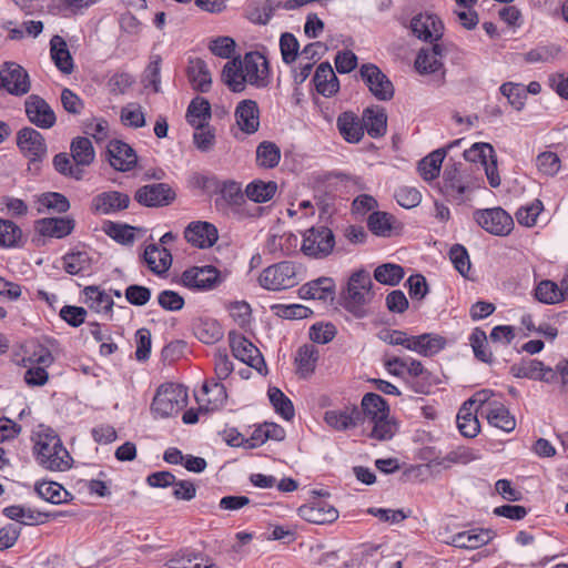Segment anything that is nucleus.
Returning a JSON list of instances; mask_svg holds the SVG:
<instances>
[{"label": "nucleus", "instance_id": "8fccbe9b", "mask_svg": "<svg viewBox=\"0 0 568 568\" xmlns=\"http://www.w3.org/2000/svg\"><path fill=\"white\" fill-rule=\"evenodd\" d=\"M363 125L369 136H382L386 132L387 115L383 110L366 109L363 114Z\"/></svg>", "mask_w": 568, "mask_h": 568}, {"label": "nucleus", "instance_id": "13d9d810", "mask_svg": "<svg viewBox=\"0 0 568 568\" xmlns=\"http://www.w3.org/2000/svg\"><path fill=\"white\" fill-rule=\"evenodd\" d=\"M544 211V204L536 199L531 203L520 206L515 216L517 222L526 227H532L537 223V219Z\"/></svg>", "mask_w": 568, "mask_h": 568}, {"label": "nucleus", "instance_id": "e2e57ef3", "mask_svg": "<svg viewBox=\"0 0 568 568\" xmlns=\"http://www.w3.org/2000/svg\"><path fill=\"white\" fill-rule=\"evenodd\" d=\"M3 515L11 519L19 521L23 525H33L38 523L40 513H36L30 508L23 507L21 505H12L3 508Z\"/></svg>", "mask_w": 568, "mask_h": 568}, {"label": "nucleus", "instance_id": "338daca9", "mask_svg": "<svg viewBox=\"0 0 568 568\" xmlns=\"http://www.w3.org/2000/svg\"><path fill=\"white\" fill-rule=\"evenodd\" d=\"M494 149L488 143H475L468 150H465L464 158L468 162L480 163L484 166L494 158Z\"/></svg>", "mask_w": 568, "mask_h": 568}, {"label": "nucleus", "instance_id": "9b49d317", "mask_svg": "<svg viewBox=\"0 0 568 568\" xmlns=\"http://www.w3.org/2000/svg\"><path fill=\"white\" fill-rule=\"evenodd\" d=\"M474 219L480 227L497 236L508 235L514 227L513 217L501 207L477 210Z\"/></svg>", "mask_w": 568, "mask_h": 568}, {"label": "nucleus", "instance_id": "bf43d9fd", "mask_svg": "<svg viewBox=\"0 0 568 568\" xmlns=\"http://www.w3.org/2000/svg\"><path fill=\"white\" fill-rule=\"evenodd\" d=\"M373 424L371 437L377 440H389L397 433L396 422L387 415L383 418H377L369 422Z\"/></svg>", "mask_w": 568, "mask_h": 568}, {"label": "nucleus", "instance_id": "bb28decb", "mask_svg": "<svg viewBox=\"0 0 568 568\" xmlns=\"http://www.w3.org/2000/svg\"><path fill=\"white\" fill-rule=\"evenodd\" d=\"M445 49L440 43H434L432 48L420 49L415 60V69L420 74L436 73L443 69L442 59Z\"/></svg>", "mask_w": 568, "mask_h": 568}, {"label": "nucleus", "instance_id": "b1692460", "mask_svg": "<svg viewBox=\"0 0 568 568\" xmlns=\"http://www.w3.org/2000/svg\"><path fill=\"white\" fill-rule=\"evenodd\" d=\"M361 417V410L355 405L343 409H329L324 413V422L336 432H346L355 428Z\"/></svg>", "mask_w": 568, "mask_h": 568}, {"label": "nucleus", "instance_id": "a19ab883", "mask_svg": "<svg viewBox=\"0 0 568 568\" xmlns=\"http://www.w3.org/2000/svg\"><path fill=\"white\" fill-rule=\"evenodd\" d=\"M361 407L364 417L368 420H375L389 415V406L387 402L376 393H367L363 396Z\"/></svg>", "mask_w": 568, "mask_h": 568}, {"label": "nucleus", "instance_id": "ddd939ff", "mask_svg": "<svg viewBox=\"0 0 568 568\" xmlns=\"http://www.w3.org/2000/svg\"><path fill=\"white\" fill-rule=\"evenodd\" d=\"M412 34L418 40L429 43H437L444 34V24L442 20L433 13L415 14L408 26Z\"/></svg>", "mask_w": 568, "mask_h": 568}, {"label": "nucleus", "instance_id": "5fc2aeb1", "mask_svg": "<svg viewBox=\"0 0 568 568\" xmlns=\"http://www.w3.org/2000/svg\"><path fill=\"white\" fill-rule=\"evenodd\" d=\"M405 275L403 266L395 263H385L374 271V278L384 285L396 286Z\"/></svg>", "mask_w": 568, "mask_h": 568}, {"label": "nucleus", "instance_id": "680f3d73", "mask_svg": "<svg viewBox=\"0 0 568 568\" xmlns=\"http://www.w3.org/2000/svg\"><path fill=\"white\" fill-rule=\"evenodd\" d=\"M21 229L10 220L0 219V246L13 247L21 240Z\"/></svg>", "mask_w": 568, "mask_h": 568}, {"label": "nucleus", "instance_id": "37998d69", "mask_svg": "<svg viewBox=\"0 0 568 568\" xmlns=\"http://www.w3.org/2000/svg\"><path fill=\"white\" fill-rule=\"evenodd\" d=\"M211 119V105L207 100L203 98H195L191 101L187 111L186 120L194 129H200L209 124Z\"/></svg>", "mask_w": 568, "mask_h": 568}, {"label": "nucleus", "instance_id": "49530a36", "mask_svg": "<svg viewBox=\"0 0 568 568\" xmlns=\"http://www.w3.org/2000/svg\"><path fill=\"white\" fill-rule=\"evenodd\" d=\"M37 495L51 504H63L68 501L69 493L57 481H37L34 485Z\"/></svg>", "mask_w": 568, "mask_h": 568}, {"label": "nucleus", "instance_id": "393cba45", "mask_svg": "<svg viewBox=\"0 0 568 568\" xmlns=\"http://www.w3.org/2000/svg\"><path fill=\"white\" fill-rule=\"evenodd\" d=\"M109 162L115 170L125 172L133 169L138 162L135 151L120 140H113L108 145Z\"/></svg>", "mask_w": 568, "mask_h": 568}, {"label": "nucleus", "instance_id": "58836bf2", "mask_svg": "<svg viewBox=\"0 0 568 568\" xmlns=\"http://www.w3.org/2000/svg\"><path fill=\"white\" fill-rule=\"evenodd\" d=\"M318 351L312 344H305L297 349L295 356L296 373L302 378L310 377L316 367Z\"/></svg>", "mask_w": 568, "mask_h": 568}, {"label": "nucleus", "instance_id": "2f4dec72", "mask_svg": "<svg viewBox=\"0 0 568 568\" xmlns=\"http://www.w3.org/2000/svg\"><path fill=\"white\" fill-rule=\"evenodd\" d=\"M148 267L155 274H164L172 265L171 252L156 244L148 245L143 254Z\"/></svg>", "mask_w": 568, "mask_h": 568}, {"label": "nucleus", "instance_id": "864d4df0", "mask_svg": "<svg viewBox=\"0 0 568 568\" xmlns=\"http://www.w3.org/2000/svg\"><path fill=\"white\" fill-rule=\"evenodd\" d=\"M281 160L280 148L270 141L261 142L256 148V164L260 168L273 169Z\"/></svg>", "mask_w": 568, "mask_h": 568}, {"label": "nucleus", "instance_id": "1a4fd4ad", "mask_svg": "<svg viewBox=\"0 0 568 568\" xmlns=\"http://www.w3.org/2000/svg\"><path fill=\"white\" fill-rule=\"evenodd\" d=\"M335 239L331 229L311 227L303 236L302 251L307 256L322 258L333 251Z\"/></svg>", "mask_w": 568, "mask_h": 568}, {"label": "nucleus", "instance_id": "39448f33", "mask_svg": "<svg viewBox=\"0 0 568 568\" xmlns=\"http://www.w3.org/2000/svg\"><path fill=\"white\" fill-rule=\"evenodd\" d=\"M186 405V388L178 384L168 383L158 388L151 410L155 417L168 418L178 415Z\"/></svg>", "mask_w": 568, "mask_h": 568}, {"label": "nucleus", "instance_id": "4468645a", "mask_svg": "<svg viewBox=\"0 0 568 568\" xmlns=\"http://www.w3.org/2000/svg\"><path fill=\"white\" fill-rule=\"evenodd\" d=\"M27 119L37 128L48 130L54 126L57 116L50 104L38 94H30L24 100Z\"/></svg>", "mask_w": 568, "mask_h": 568}, {"label": "nucleus", "instance_id": "c9c22d12", "mask_svg": "<svg viewBox=\"0 0 568 568\" xmlns=\"http://www.w3.org/2000/svg\"><path fill=\"white\" fill-rule=\"evenodd\" d=\"M85 304L88 307L99 314L111 315L113 307L112 296L99 286H87L83 290Z\"/></svg>", "mask_w": 568, "mask_h": 568}, {"label": "nucleus", "instance_id": "412c9836", "mask_svg": "<svg viewBox=\"0 0 568 568\" xmlns=\"http://www.w3.org/2000/svg\"><path fill=\"white\" fill-rule=\"evenodd\" d=\"M226 399L227 394L225 386L215 378L206 381L196 395L200 409H205L206 412L222 408Z\"/></svg>", "mask_w": 568, "mask_h": 568}, {"label": "nucleus", "instance_id": "6ab92c4d", "mask_svg": "<svg viewBox=\"0 0 568 568\" xmlns=\"http://www.w3.org/2000/svg\"><path fill=\"white\" fill-rule=\"evenodd\" d=\"M94 263V253L85 247H75L62 256V268L70 275H88Z\"/></svg>", "mask_w": 568, "mask_h": 568}, {"label": "nucleus", "instance_id": "e433bc0d", "mask_svg": "<svg viewBox=\"0 0 568 568\" xmlns=\"http://www.w3.org/2000/svg\"><path fill=\"white\" fill-rule=\"evenodd\" d=\"M50 55L54 65L64 74L73 71V59L67 42L60 36H53L50 40Z\"/></svg>", "mask_w": 568, "mask_h": 568}, {"label": "nucleus", "instance_id": "6e6552de", "mask_svg": "<svg viewBox=\"0 0 568 568\" xmlns=\"http://www.w3.org/2000/svg\"><path fill=\"white\" fill-rule=\"evenodd\" d=\"M1 77V90L9 95L21 98L31 90V78L28 71L17 62L2 63Z\"/></svg>", "mask_w": 568, "mask_h": 568}, {"label": "nucleus", "instance_id": "20e7f679", "mask_svg": "<svg viewBox=\"0 0 568 568\" xmlns=\"http://www.w3.org/2000/svg\"><path fill=\"white\" fill-rule=\"evenodd\" d=\"M372 287L373 282L366 270L361 268L353 272L343 292V305L345 310L357 318L365 317L368 314L367 305L374 297Z\"/></svg>", "mask_w": 568, "mask_h": 568}, {"label": "nucleus", "instance_id": "774afa93", "mask_svg": "<svg viewBox=\"0 0 568 568\" xmlns=\"http://www.w3.org/2000/svg\"><path fill=\"white\" fill-rule=\"evenodd\" d=\"M280 49L283 62L291 64L297 59L300 43L294 34L286 32L281 36Z\"/></svg>", "mask_w": 568, "mask_h": 568}, {"label": "nucleus", "instance_id": "09e8293b", "mask_svg": "<svg viewBox=\"0 0 568 568\" xmlns=\"http://www.w3.org/2000/svg\"><path fill=\"white\" fill-rule=\"evenodd\" d=\"M457 427L460 434L467 438L476 437L480 432V424L471 407L464 403L456 417Z\"/></svg>", "mask_w": 568, "mask_h": 568}, {"label": "nucleus", "instance_id": "79ce46f5", "mask_svg": "<svg viewBox=\"0 0 568 568\" xmlns=\"http://www.w3.org/2000/svg\"><path fill=\"white\" fill-rule=\"evenodd\" d=\"M189 79L195 90L207 92L211 88L212 79L207 64L202 59L190 61L187 68Z\"/></svg>", "mask_w": 568, "mask_h": 568}, {"label": "nucleus", "instance_id": "72a5a7b5", "mask_svg": "<svg viewBox=\"0 0 568 568\" xmlns=\"http://www.w3.org/2000/svg\"><path fill=\"white\" fill-rule=\"evenodd\" d=\"M336 124L341 135L349 143H357L364 136L363 120L353 112L339 114Z\"/></svg>", "mask_w": 568, "mask_h": 568}, {"label": "nucleus", "instance_id": "ea45409f", "mask_svg": "<svg viewBox=\"0 0 568 568\" xmlns=\"http://www.w3.org/2000/svg\"><path fill=\"white\" fill-rule=\"evenodd\" d=\"M535 297L538 302L547 305L559 304L567 300L562 284L558 285L550 280L540 281L535 287Z\"/></svg>", "mask_w": 568, "mask_h": 568}, {"label": "nucleus", "instance_id": "4d7b16f0", "mask_svg": "<svg viewBox=\"0 0 568 568\" xmlns=\"http://www.w3.org/2000/svg\"><path fill=\"white\" fill-rule=\"evenodd\" d=\"M469 343L477 359L484 363L493 361V354L488 348L487 335L483 329L475 328L469 336Z\"/></svg>", "mask_w": 568, "mask_h": 568}, {"label": "nucleus", "instance_id": "a18cd8bd", "mask_svg": "<svg viewBox=\"0 0 568 568\" xmlns=\"http://www.w3.org/2000/svg\"><path fill=\"white\" fill-rule=\"evenodd\" d=\"M277 184L274 181L254 180L245 187V195L255 203H265L274 197Z\"/></svg>", "mask_w": 568, "mask_h": 568}, {"label": "nucleus", "instance_id": "f3484780", "mask_svg": "<svg viewBox=\"0 0 568 568\" xmlns=\"http://www.w3.org/2000/svg\"><path fill=\"white\" fill-rule=\"evenodd\" d=\"M17 144L30 161H41L47 154L43 135L33 128L26 126L17 133Z\"/></svg>", "mask_w": 568, "mask_h": 568}, {"label": "nucleus", "instance_id": "de8ad7c7", "mask_svg": "<svg viewBox=\"0 0 568 568\" xmlns=\"http://www.w3.org/2000/svg\"><path fill=\"white\" fill-rule=\"evenodd\" d=\"M72 161L79 166H88L94 160V149L88 138L78 136L71 142Z\"/></svg>", "mask_w": 568, "mask_h": 568}, {"label": "nucleus", "instance_id": "473e14b6", "mask_svg": "<svg viewBox=\"0 0 568 568\" xmlns=\"http://www.w3.org/2000/svg\"><path fill=\"white\" fill-rule=\"evenodd\" d=\"M490 426L510 433L516 428V418L508 408L500 402L495 400L484 414Z\"/></svg>", "mask_w": 568, "mask_h": 568}, {"label": "nucleus", "instance_id": "aec40b11", "mask_svg": "<svg viewBox=\"0 0 568 568\" xmlns=\"http://www.w3.org/2000/svg\"><path fill=\"white\" fill-rule=\"evenodd\" d=\"M134 199L143 206H163L173 201L174 192L165 183L146 184L136 190Z\"/></svg>", "mask_w": 568, "mask_h": 568}, {"label": "nucleus", "instance_id": "7c9ffc66", "mask_svg": "<svg viewBox=\"0 0 568 568\" xmlns=\"http://www.w3.org/2000/svg\"><path fill=\"white\" fill-rule=\"evenodd\" d=\"M300 296L304 300H333L335 293V282L331 277H318L304 284L300 291Z\"/></svg>", "mask_w": 568, "mask_h": 568}, {"label": "nucleus", "instance_id": "dca6fc26", "mask_svg": "<svg viewBox=\"0 0 568 568\" xmlns=\"http://www.w3.org/2000/svg\"><path fill=\"white\" fill-rule=\"evenodd\" d=\"M230 345L235 358L255 368L258 373L263 372L265 368L264 358L251 341L240 334H230Z\"/></svg>", "mask_w": 568, "mask_h": 568}, {"label": "nucleus", "instance_id": "052dcab7", "mask_svg": "<svg viewBox=\"0 0 568 568\" xmlns=\"http://www.w3.org/2000/svg\"><path fill=\"white\" fill-rule=\"evenodd\" d=\"M272 313L285 320L306 318L311 310L302 304H273L270 306Z\"/></svg>", "mask_w": 568, "mask_h": 568}, {"label": "nucleus", "instance_id": "0e129e2a", "mask_svg": "<svg viewBox=\"0 0 568 568\" xmlns=\"http://www.w3.org/2000/svg\"><path fill=\"white\" fill-rule=\"evenodd\" d=\"M503 95H505L508 102L516 109L521 110L525 105L526 89L525 85L519 83L507 82L499 88Z\"/></svg>", "mask_w": 568, "mask_h": 568}, {"label": "nucleus", "instance_id": "cd10ccee", "mask_svg": "<svg viewBox=\"0 0 568 568\" xmlns=\"http://www.w3.org/2000/svg\"><path fill=\"white\" fill-rule=\"evenodd\" d=\"M491 538L489 530L470 529L452 535L446 544L460 549H477L487 545Z\"/></svg>", "mask_w": 568, "mask_h": 568}, {"label": "nucleus", "instance_id": "603ef678", "mask_svg": "<svg viewBox=\"0 0 568 568\" xmlns=\"http://www.w3.org/2000/svg\"><path fill=\"white\" fill-rule=\"evenodd\" d=\"M209 51L216 58L225 59L227 61L235 58L236 42L229 36H219L209 39L207 41Z\"/></svg>", "mask_w": 568, "mask_h": 568}, {"label": "nucleus", "instance_id": "423d86ee", "mask_svg": "<svg viewBox=\"0 0 568 568\" xmlns=\"http://www.w3.org/2000/svg\"><path fill=\"white\" fill-rule=\"evenodd\" d=\"M258 284L267 291H284L298 284L294 263L283 261L264 268L258 276Z\"/></svg>", "mask_w": 568, "mask_h": 568}, {"label": "nucleus", "instance_id": "c03bdc74", "mask_svg": "<svg viewBox=\"0 0 568 568\" xmlns=\"http://www.w3.org/2000/svg\"><path fill=\"white\" fill-rule=\"evenodd\" d=\"M446 156L445 149H437L422 159L418 163V172L425 181H433L439 176L442 163Z\"/></svg>", "mask_w": 568, "mask_h": 568}, {"label": "nucleus", "instance_id": "2eb2a0df", "mask_svg": "<svg viewBox=\"0 0 568 568\" xmlns=\"http://www.w3.org/2000/svg\"><path fill=\"white\" fill-rule=\"evenodd\" d=\"M29 361L31 365L23 377L26 384L30 387L43 386L49 379L47 368L54 362L51 352L45 347H39Z\"/></svg>", "mask_w": 568, "mask_h": 568}, {"label": "nucleus", "instance_id": "0eeeda50", "mask_svg": "<svg viewBox=\"0 0 568 568\" xmlns=\"http://www.w3.org/2000/svg\"><path fill=\"white\" fill-rule=\"evenodd\" d=\"M225 277L213 265L191 266L181 274V283L194 292H210L217 288Z\"/></svg>", "mask_w": 568, "mask_h": 568}, {"label": "nucleus", "instance_id": "f03ea898", "mask_svg": "<svg viewBox=\"0 0 568 568\" xmlns=\"http://www.w3.org/2000/svg\"><path fill=\"white\" fill-rule=\"evenodd\" d=\"M33 456L42 468L50 471H65L73 463L61 438L51 428H42L36 433Z\"/></svg>", "mask_w": 568, "mask_h": 568}, {"label": "nucleus", "instance_id": "4be33fe9", "mask_svg": "<svg viewBox=\"0 0 568 568\" xmlns=\"http://www.w3.org/2000/svg\"><path fill=\"white\" fill-rule=\"evenodd\" d=\"M184 237L193 246L206 248L215 244L219 232L215 225L210 222L195 221L186 226Z\"/></svg>", "mask_w": 568, "mask_h": 568}, {"label": "nucleus", "instance_id": "c756f323", "mask_svg": "<svg viewBox=\"0 0 568 568\" xmlns=\"http://www.w3.org/2000/svg\"><path fill=\"white\" fill-rule=\"evenodd\" d=\"M313 82L316 91L326 98L333 97L339 90V81L328 62H323L316 68Z\"/></svg>", "mask_w": 568, "mask_h": 568}, {"label": "nucleus", "instance_id": "4c0bfd02", "mask_svg": "<svg viewBox=\"0 0 568 568\" xmlns=\"http://www.w3.org/2000/svg\"><path fill=\"white\" fill-rule=\"evenodd\" d=\"M405 369L410 377L414 378L412 387L416 393L426 394L429 392L432 383H429L430 373L424 367L422 362L405 357Z\"/></svg>", "mask_w": 568, "mask_h": 568}, {"label": "nucleus", "instance_id": "9d476101", "mask_svg": "<svg viewBox=\"0 0 568 568\" xmlns=\"http://www.w3.org/2000/svg\"><path fill=\"white\" fill-rule=\"evenodd\" d=\"M216 192L219 197L215 205L229 214H233L239 219L245 216L244 205L246 204L245 194L242 192L241 185L234 181H223L220 183Z\"/></svg>", "mask_w": 568, "mask_h": 568}, {"label": "nucleus", "instance_id": "7ed1b4c3", "mask_svg": "<svg viewBox=\"0 0 568 568\" xmlns=\"http://www.w3.org/2000/svg\"><path fill=\"white\" fill-rule=\"evenodd\" d=\"M480 185V180L470 171L463 169L460 163H454L445 168L439 192L448 202L460 205L468 201Z\"/></svg>", "mask_w": 568, "mask_h": 568}, {"label": "nucleus", "instance_id": "a878e982", "mask_svg": "<svg viewBox=\"0 0 568 568\" xmlns=\"http://www.w3.org/2000/svg\"><path fill=\"white\" fill-rule=\"evenodd\" d=\"M235 120L240 130L246 134L255 133L260 128V110L253 100L241 101L235 109Z\"/></svg>", "mask_w": 568, "mask_h": 568}, {"label": "nucleus", "instance_id": "5701e85b", "mask_svg": "<svg viewBox=\"0 0 568 568\" xmlns=\"http://www.w3.org/2000/svg\"><path fill=\"white\" fill-rule=\"evenodd\" d=\"M297 511L301 518L316 525L329 524L338 518L337 509L320 499L301 506Z\"/></svg>", "mask_w": 568, "mask_h": 568}, {"label": "nucleus", "instance_id": "c85d7f7f", "mask_svg": "<svg viewBox=\"0 0 568 568\" xmlns=\"http://www.w3.org/2000/svg\"><path fill=\"white\" fill-rule=\"evenodd\" d=\"M446 345L444 337L425 333L418 336H410L407 349L422 356H433L439 353Z\"/></svg>", "mask_w": 568, "mask_h": 568}, {"label": "nucleus", "instance_id": "f8f14e48", "mask_svg": "<svg viewBox=\"0 0 568 568\" xmlns=\"http://www.w3.org/2000/svg\"><path fill=\"white\" fill-rule=\"evenodd\" d=\"M362 80L371 93L379 101H388L394 95L392 81L373 63H365L359 69Z\"/></svg>", "mask_w": 568, "mask_h": 568}, {"label": "nucleus", "instance_id": "f257e3e1", "mask_svg": "<svg viewBox=\"0 0 568 568\" xmlns=\"http://www.w3.org/2000/svg\"><path fill=\"white\" fill-rule=\"evenodd\" d=\"M221 79L232 92L242 93L247 85L255 89L267 88L272 73L265 55L258 51H250L227 61L222 69Z\"/></svg>", "mask_w": 568, "mask_h": 568}, {"label": "nucleus", "instance_id": "f704fd0d", "mask_svg": "<svg viewBox=\"0 0 568 568\" xmlns=\"http://www.w3.org/2000/svg\"><path fill=\"white\" fill-rule=\"evenodd\" d=\"M74 229V220L70 217H49L38 222V231L48 237L63 239Z\"/></svg>", "mask_w": 568, "mask_h": 568}, {"label": "nucleus", "instance_id": "a211bd4d", "mask_svg": "<svg viewBox=\"0 0 568 568\" xmlns=\"http://www.w3.org/2000/svg\"><path fill=\"white\" fill-rule=\"evenodd\" d=\"M130 204V196L119 191H105L95 195L90 209L92 213L98 215L115 214L125 210Z\"/></svg>", "mask_w": 568, "mask_h": 568}, {"label": "nucleus", "instance_id": "6e6d98bb", "mask_svg": "<svg viewBox=\"0 0 568 568\" xmlns=\"http://www.w3.org/2000/svg\"><path fill=\"white\" fill-rule=\"evenodd\" d=\"M268 399L275 412L284 419L290 420L294 417V406L292 400L277 387H270L267 390Z\"/></svg>", "mask_w": 568, "mask_h": 568}, {"label": "nucleus", "instance_id": "3c124183", "mask_svg": "<svg viewBox=\"0 0 568 568\" xmlns=\"http://www.w3.org/2000/svg\"><path fill=\"white\" fill-rule=\"evenodd\" d=\"M194 334L202 343L214 344L222 339L223 329L215 320L202 318L195 324Z\"/></svg>", "mask_w": 568, "mask_h": 568}, {"label": "nucleus", "instance_id": "69168bd1", "mask_svg": "<svg viewBox=\"0 0 568 568\" xmlns=\"http://www.w3.org/2000/svg\"><path fill=\"white\" fill-rule=\"evenodd\" d=\"M392 219L386 212H373L367 221L368 229L377 236H388L392 231Z\"/></svg>", "mask_w": 568, "mask_h": 568}]
</instances>
